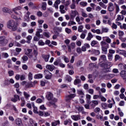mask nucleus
<instances>
[{"mask_svg":"<svg viewBox=\"0 0 126 126\" xmlns=\"http://www.w3.org/2000/svg\"><path fill=\"white\" fill-rule=\"evenodd\" d=\"M7 27L12 31H16L17 30V25L13 20H10L8 22Z\"/></svg>","mask_w":126,"mask_h":126,"instance_id":"nucleus-1","label":"nucleus"},{"mask_svg":"<svg viewBox=\"0 0 126 126\" xmlns=\"http://www.w3.org/2000/svg\"><path fill=\"white\" fill-rule=\"evenodd\" d=\"M21 7L18 6L13 9V11L17 15H19L20 17H22V13L18 10H20L21 9Z\"/></svg>","mask_w":126,"mask_h":126,"instance_id":"nucleus-2","label":"nucleus"},{"mask_svg":"<svg viewBox=\"0 0 126 126\" xmlns=\"http://www.w3.org/2000/svg\"><path fill=\"white\" fill-rule=\"evenodd\" d=\"M8 41L4 36L0 37V46H5Z\"/></svg>","mask_w":126,"mask_h":126,"instance_id":"nucleus-3","label":"nucleus"},{"mask_svg":"<svg viewBox=\"0 0 126 126\" xmlns=\"http://www.w3.org/2000/svg\"><path fill=\"white\" fill-rule=\"evenodd\" d=\"M44 74H45L46 79H51L52 78V73L48 70H45L44 71Z\"/></svg>","mask_w":126,"mask_h":126,"instance_id":"nucleus-4","label":"nucleus"},{"mask_svg":"<svg viewBox=\"0 0 126 126\" xmlns=\"http://www.w3.org/2000/svg\"><path fill=\"white\" fill-rule=\"evenodd\" d=\"M75 96H76V94H71L69 95L66 96L65 100L66 101V102H69V101H70L73 98H74Z\"/></svg>","mask_w":126,"mask_h":126,"instance_id":"nucleus-5","label":"nucleus"},{"mask_svg":"<svg viewBox=\"0 0 126 126\" xmlns=\"http://www.w3.org/2000/svg\"><path fill=\"white\" fill-rule=\"evenodd\" d=\"M60 11L62 14L65 13V10H67L68 8L67 7H64L63 5H61L59 7Z\"/></svg>","mask_w":126,"mask_h":126,"instance_id":"nucleus-6","label":"nucleus"},{"mask_svg":"<svg viewBox=\"0 0 126 126\" xmlns=\"http://www.w3.org/2000/svg\"><path fill=\"white\" fill-rule=\"evenodd\" d=\"M68 48V52L69 53H71V49L73 50V49L75 48V43L72 42L70 43V45H67Z\"/></svg>","mask_w":126,"mask_h":126,"instance_id":"nucleus-7","label":"nucleus"},{"mask_svg":"<svg viewBox=\"0 0 126 126\" xmlns=\"http://www.w3.org/2000/svg\"><path fill=\"white\" fill-rule=\"evenodd\" d=\"M107 8L109 11H114V10L115 9L114 4L112 2L109 3Z\"/></svg>","mask_w":126,"mask_h":126,"instance_id":"nucleus-8","label":"nucleus"},{"mask_svg":"<svg viewBox=\"0 0 126 126\" xmlns=\"http://www.w3.org/2000/svg\"><path fill=\"white\" fill-rule=\"evenodd\" d=\"M71 118L74 121H78L81 119V116L79 115H72Z\"/></svg>","mask_w":126,"mask_h":126,"instance_id":"nucleus-9","label":"nucleus"},{"mask_svg":"<svg viewBox=\"0 0 126 126\" xmlns=\"http://www.w3.org/2000/svg\"><path fill=\"white\" fill-rule=\"evenodd\" d=\"M78 12H77L76 10L75 11H72L71 13L70 14L71 18H72V20L74 19V17L76 16V15H78Z\"/></svg>","mask_w":126,"mask_h":126,"instance_id":"nucleus-10","label":"nucleus"},{"mask_svg":"<svg viewBox=\"0 0 126 126\" xmlns=\"http://www.w3.org/2000/svg\"><path fill=\"white\" fill-rule=\"evenodd\" d=\"M117 53L120 55H122L126 58V50H118L117 51Z\"/></svg>","mask_w":126,"mask_h":126,"instance_id":"nucleus-11","label":"nucleus"},{"mask_svg":"<svg viewBox=\"0 0 126 126\" xmlns=\"http://www.w3.org/2000/svg\"><path fill=\"white\" fill-rule=\"evenodd\" d=\"M15 123L17 126H23V124H22V121L20 118H17L15 120Z\"/></svg>","mask_w":126,"mask_h":126,"instance_id":"nucleus-12","label":"nucleus"},{"mask_svg":"<svg viewBox=\"0 0 126 126\" xmlns=\"http://www.w3.org/2000/svg\"><path fill=\"white\" fill-rule=\"evenodd\" d=\"M46 67L47 69H48L50 71H53L54 69H55V66H54V65L47 64Z\"/></svg>","mask_w":126,"mask_h":126,"instance_id":"nucleus-13","label":"nucleus"},{"mask_svg":"<svg viewBox=\"0 0 126 126\" xmlns=\"http://www.w3.org/2000/svg\"><path fill=\"white\" fill-rule=\"evenodd\" d=\"M14 98H11V101L12 102H14V103H15V102H17V101H20V99L19 98V96L18 95H14Z\"/></svg>","mask_w":126,"mask_h":126,"instance_id":"nucleus-14","label":"nucleus"},{"mask_svg":"<svg viewBox=\"0 0 126 126\" xmlns=\"http://www.w3.org/2000/svg\"><path fill=\"white\" fill-rule=\"evenodd\" d=\"M100 45L102 48H109V44L107 43L106 41H102L100 42Z\"/></svg>","mask_w":126,"mask_h":126,"instance_id":"nucleus-15","label":"nucleus"},{"mask_svg":"<svg viewBox=\"0 0 126 126\" xmlns=\"http://www.w3.org/2000/svg\"><path fill=\"white\" fill-rule=\"evenodd\" d=\"M77 92L78 95H79V96H80V97L81 98H83L84 97V96L85 95V94H84V92H83V90H78L77 91Z\"/></svg>","mask_w":126,"mask_h":126,"instance_id":"nucleus-16","label":"nucleus"},{"mask_svg":"<svg viewBox=\"0 0 126 126\" xmlns=\"http://www.w3.org/2000/svg\"><path fill=\"white\" fill-rule=\"evenodd\" d=\"M42 58H43L45 62H49V59H50V55L42 54Z\"/></svg>","mask_w":126,"mask_h":126,"instance_id":"nucleus-17","label":"nucleus"},{"mask_svg":"<svg viewBox=\"0 0 126 126\" xmlns=\"http://www.w3.org/2000/svg\"><path fill=\"white\" fill-rule=\"evenodd\" d=\"M46 97L48 100H52L53 99V94L50 92H48L47 93Z\"/></svg>","mask_w":126,"mask_h":126,"instance_id":"nucleus-18","label":"nucleus"},{"mask_svg":"<svg viewBox=\"0 0 126 126\" xmlns=\"http://www.w3.org/2000/svg\"><path fill=\"white\" fill-rule=\"evenodd\" d=\"M26 88H31V87H34L33 82H28L26 85Z\"/></svg>","mask_w":126,"mask_h":126,"instance_id":"nucleus-19","label":"nucleus"},{"mask_svg":"<svg viewBox=\"0 0 126 126\" xmlns=\"http://www.w3.org/2000/svg\"><path fill=\"white\" fill-rule=\"evenodd\" d=\"M120 75L123 77V79H126V71L122 70L120 72Z\"/></svg>","mask_w":126,"mask_h":126,"instance_id":"nucleus-20","label":"nucleus"},{"mask_svg":"<svg viewBox=\"0 0 126 126\" xmlns=\"http://www.w3.org/2000/svg\"><path fill=\"white\" fill-rule=\"evenodd\" d=\"M34 78L35 79H40L41 78H43V74H35L34 76Z\"/></svg>","mask_w":126,"mask_h":126,"instance_id":"nucleus-21","label":"nucleus"},{"mask_svg":"<svg viewBox=\"0 0 126 126\" xmlns=\"http://www.w3.org/2000/svg\"><path fill=\"white\" fill-rule=\"evenodd\" d=\"M2 11L5 12V13H9L10 14H11V13H12V11H10L9 9H8V8H3L2 9Z\"/></svg>","mask_w":126,"mask_h":126,"instance_id":"nucleus-22","label":"nucleus"},{"mask_svg":"<svg viewBox=\"0 0 126 126\" xmlns=\"http://www.w3.org/2000/svg\"><path fill=\"white\" fill-rule=\"evenodd\" d=\"M113 66V64L112 63H111V62H107L105 64V68L108 69V68H110V67H111V66Z\"/></svg>","mask_w":126,"mask_h":126,"instance_id":"nucleus-23","label":"nucleus"},{"mask_svg":"<svg viewBox=\"0 0 126 126\" xmlns=\"http://www.w3.org/2000/svg\"><path fill=\"white\" fill-rule=\"evenodd\" d=\"M74 85H77V84H80L81 83V80L80 79H75L74 81Z\"/></svg>","mask_w":126,"mask_h":126,"instance_id":"nucleus-24","label":"nucleus"},{"mask_svg":"<svg viewBox=\"0 0 126 126\" xmlns=\"http://www.w3.org/2000/svg\"><path fill=\"white\" fill-rule=\"evenodd\" d=\"M102 22L103 23H104V24H108L110 26L112 25V22H111V20H108L107 21V20L103 19L102 20Z\"/></svg>","mask_w":126,"mask_h":126,"instance_id":"nucleus-25","label":"nucleus"},{"mask_svg":"<svg viewBox=\"0 0 126 126\" xmlns=\"http://www.w3.org/2000/svg\"><path fill=\"white\" fill-rule=\"evenodd\" d=\"M41 8L43 10H46L47 9V3L46 2H42Z\"/></svg>","mask_w":126,"mask_h":126,"instance_id":"nucleus-26","label":"nucleus"},{"mask_svg":"<svg viewBox=\"0 0 126 126\" xmlns=\"http://www.w3.org/2000/svg\"><path fill=\"white\" fill-rule=\"evenodd\" d=\"M23 94L25 99H27V100H28L29 99V97H30V94L26 92H24Z\"/></svg>","mask_w":126,"mask_h":126,"instance_id":"nucleus-27","label":"nucleus"},{"mask_svg":"<svg viewBox=\"0 0 126 126\" xmlns=\"http://www.w3.org/2000/svg\"><path fill=\"white\" fill-rule=\"evenodd\" d=\"M108 47H101V50L104 55H107L108 53Z\"/></svg>","mask_w":126,"mask_h":126,"instance_id":"nucleus-28","label":"nucleus"},{"mask_svg":"<svg viewBox=\"0 0 126 126\" xmlns=\"http://www.w3.org/2000/svg\"><path fill=\"white\" fill-rule=\"evenodd\" d=\"M124 18L123 15H118V17L116 19V21H120V20H123Z\"/></svg>","mask_w":126,"mask_h":126,"instance_id":"nucleus-29","label":"nucleus"},{"mask_svg":"<svg viewBox=\"0 0 126 126\" xmlns=\"http://www.w3.org/2000/svg\"><path fill=\"white\" fill-rule=\"evenodd\" d=\"M60 121H55L53 122H52V126H58V125H60Z\"/></svg>","mask_w":126,"mask_h":126,"instance_id":"nucleus-30","label":"nucleus"},{"mask_svg":"<svg viewBox=\"0 0 126 126\" xmlns=\"http://www.w3.org/2000/svg\"><path fill=\"white\" fill-rule=\"evenodd\" d=\"M65 79L66 80H67V81H68V82H71V80H72V78H71V77L69 76V75H67L66 76Z\"/></svg>","mask_w":126,"mask_h":126,"instance_id":"nucleus-31","label":"nucleus"},{"mask_svg":"<svg viewBox=\"0 0 126 126\" xmlns=\"http://www.w3.org/2000/svg\"><path fill=\"white\" fill-rule=\"evenodd\" d=\"M71 123H72V121H71L70 119H68L64 121V125L65 126H66V125H67L68 124H69V125H70Z\"/></svg>","mask_w":126,"mask_h":126,"instance_id":"nucleus-32","label":"nucleus"},{"mask_svg":"<svg viewBox=\"0 0 126 126\" xmlns=\"http://www.w3.org/2000/svg\"><path fill=\"white\" fill-rule=\"evenodd\" d=\"M98 4H99V5L101 6V7H102V8H104V9H106V8H107V5L104 4V3L102 2H100L98 3Z\"/></svg>","mask_w":126,"mask_h":126,"instance_id":"nucleus-33","label":"nucleus"},{"mask_svg":"<svg viewBox=\"0 0 126 126\" xmlns=\"http://www.w3.org/2000/svg\"><path fill=\"white\" fill-rule=\"evenodd\" d=\"M27 39L28 40L27 43H28V44H30V43H31V40H32V36L28 35L27 37Z\"/></svg>","mask_w":126,"mask_h":126,"instance_id":"nucleus-34","label":"nucleus"},{"mask_svg":"<svg viewBox=\"0 0 126 126\" xmlns=\"http://www.w3.org/2000/svg\"><path fill=\"white\" fill-rule=\"evenodd\" d=\"M28 79L30 81H31V80H32V79H33V74H32V73H31V72L29 73Z\"/></svg>","mask_w":126,"mask_h":126,"instance_id":"nucleus-35","label":"nucleus"},{"mask_svg":"<svg viewBox=\"0 0 126 126\" xmlns=\"http://www.w3.org/2000/svg\"><path fill=\"white\" fill-rule=\"evenodd\" d=\"M21 100L22 101V103L21 104V106L22 107H23L24 106V105H25V99L24 97H22L21 98Z\"/></svg>","mask_w":126,"mask_h":126,"instance_id":"nucleus-36","label":"nucleus"},{"mask_svg":"<svg viewBox=\"0 0 126 126\" xmlns=\"http://www.w3.org/2000/svg\"><path fill=\"white\" fill-rule=\"evenodd\" d=\"M97 44H98V41L96 40H93L91 42V45L92 47H94V46H95V45H97Z\"/></svg>","mask_w":126,"mask_h":126,"instance_id":"nucleus-37","label":"nucleus"},{"mask_svg":"<svg viewBox=\"0 0 126 126\" xmlns=\"http://www.w3.org/2000/svg\"><path fill=\"white\" fill-rule=\"evenodd\" d=\"M100 59L102 60V61L105 62V61L107 60V57H106V55H102L100 56Z\"/></svg>","mask_w":126,"mask_h":126,"instance_id":"nucleus-38","label":"nucleus"},{"mask_svg":"<svg viewBox=\"0 0 126 126\" xmlns=\"http://www.w3.org/2000/svg\"><path fill=\"white\" fill-rule=\"evenodd\" d=\"M78 32H83V26H80L78 28Z\"/></svg>","mask_w":126,"mask_h":126,"instance_id":"nucleus-39","label":"nucleus"},{"mask_svg":"<svg viewBox=\"0 0 126 126\" xmlns=\"http://www.w3.org/2000/svg\"><path fill=\"white\" fill-rule=\"evenodd\" d=\"M76 24V23L75 22H74L73 21H70L68 23V26H70L71 25H75Z\"/></svg>","mask_w":126,"mask_h":126,"instance_id":"nucleus-40","label":"nucleus"},{"mask_svg":"<svg viewBox=\"0 0 126 126\" xmlns=\"http://www.w3.org/2000/svg\"><path fill=\"white\" fill-rule=\"evenodd\" d=\"M45 44L48 45L49 47H53V45H52V44H51V41H50V40H47L45 41Z\"/></svg>","mask_w":126,"mask_h":126,"instance_id":"nucleus-41","label":"nucleus"},{"mask_svg":"<svg viewBox=\"0 0 126 126\" xmlns=\"http://www.w3.org/2000/svg\"><path fill=\"white\" fill-rule=\"evenodd\" d=\"M107 56L109 61H113V54H108Z\"/></svg>","mask_w":126,"mask_h":126,"instance_id":"nucleus-42","label":"nucleus"},{"mask_svg":"<svg viewBox=\"0 0 126 126\" xmlns=\"http://www.w3.org/2000/svg\"><path fill=\"white\" fill-rule=\"evenodd\" d=\"M43 35L44 36H45V37H46L47 38H50V32H44L43 33Z\"/></svg>","mask_w":126,"mask_h":126,"instance_id":"nucleus-43","label":"nucleus"},{"mask_svg":"<svg viewBox=\"0 0 126 126\" xmlns=\"http://www.w3.org/2000/svg\"><path fill=\"white\" fill-rule=\"evenodd\" d=\"M93 52H94V54H95V55H96V56H99V55H100V51H99V50H94Z\"/></svg>","mask_w":126,"mask_h":126,"instance_id":"nucleus-44","label":"nucleus"},{"mask_svg":"<svg viewBox=\"0 0 126 126\" xmlns=\"http://www.w3.org/2000/svg\"><path fill=\"white\" fill-rule=\"evenodd\" d=\"M60 63H61V60H57L54 63V65H59L60 64Z\"/></svg>","mask_w":126,"mask_h":126,"instance_id":"nucleus-45","label":"nucleus"},{"mask_svg":"<svg viewBox=\"0 0 126 126\" xmlns=\"http://www.w3.org/2000/svg\"><path fill=\"white\" fill-rule=\"evenodd\" d=\"M121 59V57L120 55L117 54L115 56V61L117 62V61H118V60H120Z\"/></svg>","mask_w":126,"mask_h":126,"instance_id":"nucleus-46","label":"nucleus"},{"mask_svg":"<svg viewBox=\"0 0 126 126\" xmlns=\"http://www.w3.org/2000/svg\"><path fill=\"white\" fill-rule=\"evenodd\" d=\"M33 54H34V56L35 57V59H34V61H36V59H37V56H38V51H37V50H34L33 51Z\"/></svg>","mask_w":126,"mask_h":126,"instance_id":"nucleus-47","label":"nucleus"},{"mask_svg":"<svg viewBox=\"0 0 126 126\" xmlns=\"http://www.w3.org/2000/svg\"><path fill=\"white\" fill-rule=\"evenodd\" d=\"M76 52L78 54H80L81 53H82V51L81 50V48L80 47H78L76 49Z\"/></svg>","mask_w":126,"mask_h":126,"instance_id":"nucleus-48","label":"nucleus"},{"mask_svg":"<svg viewBox=\"0 0 126 126\" xmlns=\"http://www.w3.org/2000/svg\"><path fill=\"white\" fill-rule=\"evenodd\" d=\"M86 98H87L88 103H89V102L90 101V99H91V95H90V94H87Z\"/></svg>","mask_w":126,"mask_h":126,"instance_id":"nucleus-49","label":"nucleus"},{"mask_svg":"<svg viewBox=\"0 0 126 126\" xmlns=\"http://www.w3.org/2000/svg\"><path fill=\"white\" fill-rule=\"evenodd\" d=\"M125 35V32L122 31H119V37H123V36Z\"/></svg>","mask_w":126,"mask_h":126,"instance_id":"nucleus-50","label":"nucleus"},{"mask_svg":"<svg viewBox=\"0 0 126 126\" xmlns=\"http://www.w3.org/2000/svg\"><path fill=\"white\" fill-rule=\"evenodd\" d=\"M102 32H104L105 33H107L109 31V29L107 28H102Z\"/></svg>","mask_w":126,"mask_h":126,"instance_id":"nucleus-51","label":"nucleus"},{"mask_svg":"<svg viewBox=\"0 0 126 126\" xmlns=\"http://www.w3.org/2000/svg\"><path fill=\"white\" fill-rule=\"evenodd\" d=\"M15 37V39L16 40H20V39H21V36H20V35H16V34H14Z\"/></svg>","mask_w":126,"mask_h":126,"instance_id":"nucleus-52","label":"nucleus"},{"mask_svg":"<svg viewBox=\"0 0 126 126\" xmlns=\"http://www.w3.org/2000/svg\"><path fill=\"white\" fill-rule=\"evenodd\" d=\"M63 59L65 63H69V59H68V58H67L66 57L63 56Z\"/></svg>","mask_w":126,"mask_h":126,"instance_id":"nucleus-53","label":"nucleus"},{"mask_svg":"<svg viewBox=\"0 0 126 126\" xmlns=\"http://www.w3.org/2000/svg\"><path fill=\"white\" fill-rule=\"evenodd\" d=\"M88 104H90V106H91L92 109H94V108H95V107H96V105H95V104L94 103H93L92 102V101L88 103Z\"/></svg>","mask_w":126,"mask_h":126,"instance_id":"nucleus-54","label":"nucleus"},{"mask_svg":"<svg viewBox=\"0 0 126 126\" xmlns=\"http://www.w3.org/2000/svg\"><path fill=\"white\" fill-rule=\"evenodd\" d=\"M80 4L82 6H86V5H87V2H84V1H82L80 3Z\"/></svg>","mask_w":126,"mask_h":126,"instance_id":"nucleus-55","label":"nucleus"},{"mask_svg":"<svg viewBox=\"0 0 126 126\" xmlns=\"http://www.w3.org/2000/svg\"><path fill=\"white\" fill-rule=\"evenodd\" d=\"M116 53V51L113 49H109V53L110 54V55H113Z\"/></svg>","mask_w":126,"mask_h":126,"instance_id":"nucleus-56","label":"nucleus"},{"mask_svg":"<svg viewBox=\"0 0 126 126\" xmlns=\"http://www.w3.org/2000/svg\"><path fill=\"white\" fill-rule=\"evenodd\" d=\"M36 67H37V68H39V69L40 70L43 69V67H42V65L40 64H37L36 65Z\"/></svg>","mask_w":126,"mask_h":126,"instance_id":"nucleus-57","label":"nucleus"},{"mask_svg":"<svg viewBox=\"0 0 126 126\" xmlns=\"http://www.w3.org/2000/svg\"><path fill=\"white\" fill-rule=\"evenodd\" d=\"M23 61H24V62H27V61H28V57L26 56H24L22 58Z\"/></svg>","mask_w":126,"mask_h":126,"instance_id":"nucleus-58","label":"nucleus"},{"mask_svg":"<svg viewBox=\"0 0 126 126\" xmlns=\"http://www.w3.org/2000/svg\"><path fill=\"white\" fill-rule=\"evenodd\" d=\"M8 73L10 76H12L14 74V72L12 70L9 71Z\"/></svg>","mask_w":126,"mask_h":126,"instance_id":"nucleus-59","label":"nucleus"},{"mask_svg":"<svg viewBox=\"0 0 126 126\" xmlns=\"http://www.w3.org/2000/svg\"><path fill=\"white\" fill-rule=\"evenodd\" d=\"M38 45H39V46H44L45 45V42H43L42 40H39L38 41Z\"/></svg>","mask_w":126,"mask_h":126,"instance_id":"nucleus-60","label":"nucleus"},{"mask_svg":"<svg viewBox=\"0 0 126 126\" xmlns=\"http://www.w3.org/2000/svg\"><path fill=\"white\" fill-rule=\"evenodd\" d=\"M2 56L3 58H8V57H9V56L8 55V54H7V53H3Z\"/></svg>","mask_w":126,"mask_h":126,"instance_id":"nucleus-61","label":"nucleus"},{"mask_svg":"<svg viewBox=\"0 0 126 126\" xmlns=\"http://www.w3.org/2000/svg\"><path fill=\"white\" fill-rule=\"evenodd\" d=\"M121 29H125V30H126V24H123L122 26H120Z\"/></svg>","mask_w":126,"mask_h":126,"instance_id":"nucleus-62","label":"nucleus"},{"mask_svg":"<svg viewBox=\"0 0 126 126\" xmlns=\"http://www.w3.org/2000/svg\"><path fill=\"white\" fill-rule=\"evenodd\" d=\"M86 36V34L84 33V32H82V33L80 35V38L81 39H85Z\"/></svg>","mask_w":126,"mask_h":126,"instance_id":"nucleus-63","label":"nucleus"},{"mask_svg":"<svg viewBox=\"0 0 126 126\" xmlns=\"http://www.w3.org/2000/svg\"><path fill=\"white\" fill-rule=\"evenodd\" d=\"M119 38L122 42H126V37H123V36H120L119 37Z\"/></svg>","mask_w":126,"mask_h":126,"instance_id":"nucleus-64","label":"nucleus"}]
</instances>
